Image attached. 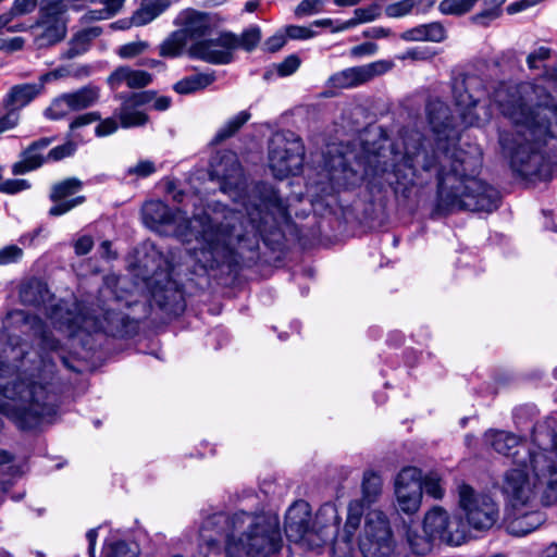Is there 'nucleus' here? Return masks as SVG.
I'll list each match as a JSON object with an SVG mask.
<instances>
[{"mask_svg": "<svg viewBox=\"0 0 557 557\" xmlns=\"http://www.w3.org/2000/svg\"><path fill=\"white\" fill-rule=\"evenodd\" d=\"M425 113L435 140L432 144L420 132L403 135V152L398 159L395 146L393 169L385 181L403 187L423 186L433 177L437 181L435 211L448 215L459 211L491 213L500 205V194L478 180L483 154L478 146L469 150L457 148L455 117L450 108L440 99L426 102Z\"/></svg>", "mask_w": 557, "mask_h": 557, "instance_id": "1", "label": "nucleus"}, {"mask_svg": "<svg viewBox=\"0 0 557 557\" xmlns=\"http://www.w3.org/2000/svg\"><path fill=\"white\" fill-rule=\"evenodd\" d=\"M262 208L284 213L283 206L273 194L260 206L251 210L247 207V220L235 210H226L222 218L219 214H201L189 220L182 210L172 211L160 200L147 201L143 207V218L146 224L159 233L182 239L190 235L197 239L200 237L202 247L194 250L191 256L202 269L208 270L231 262L236 245L250 234L256 235L262 231L269 214L263 213Z\"/></svg>", "mask_w": 557, "mask_h": 557, "instance_id": "2", "label": "nucleus"}, {"mask_svg": "<svg viewBox=\"0 0 557 557\" xmlns=\"http://www.w3.org/2000/svg\"><path fill=\"white\" fill-rule=\"evenodd\" d=\"M199 541L210 550L224 544L225 557H271L283 545L276 516L245 510L207 516L199 528Z\"/></svg>", "mask_w": 557, "mask_h": 557, "instance_id": "3", "label": "nucleus"}, {"mask_svg": "<svg viewBox=\"0 0 557 557\" xmlns=\"http://www.w3.org/2000/svg\"><path fill=\"white\" fill-rule=\"evenodd\" d=\"M517 121L512 132L499 133V145L510 159V166L520 177L547 181L552 176L550 161L542 153V146L557 132V108L536 107Z\"/></svg>", "mask_w": 557, "mask_h": 557, "instance_id": "4", "label": "nucleus"}, {"mask_svg": "<svg viewBox=\"0 0 557 557\" xmlns=\"http://www.w3.org/2000/svg\"><path fill=\"white\" fill-rule=\"evenodd\" d=\"M0 412L14 419L22 428L57 413L55 397L41 384L17 380L9 368L0 370Z\"/></svg>", "mask_w": 557, "mask_h": 557, "instance_id": "5", "label": "nucleus"}, {"mask_svg": "<svg viewBox=\"0 0 557 557\" xmlns=\"http://www.w3.org/2000/svg\"><path fill=\"white\" fill-rule=\"evenodd\" d=\"M49 319L54 327L64 331L69 336H74L79 330L88 333L104 331L112 332L122 321L119 312H106L103 319L90 314L89 308L74 304L73 309L63 304L55 305L49 314Z\"/></svg>", "mask_w": 557, "mask_h": 557, "instance_id": "6", "label": "nucleus"}, {"mask_svg": "<svg viewBox=\"0 0 557 557\" xmlns=\"http://www.w3.org/2000/svg\"><path fill=\"white\" fill-rule=\"evenodd\" d=\"M409 520L391 521L385 518V557H408L409 550L416 556L428 555L436 543L430 535H420L411 530Z\"/></svg>", "mask_w": 557, "mask_h": 557, "instance_id": "7", "label": "nucleus"}, {"mask_svg": "<svg viewBox=\"0 0 557 557\" xmlns=\"http://www.w3.org/2000/svg\"><path fill=\"white\" fill-rule=\"evenodd\" d=\"M304 147L293 133H277L269 144V165L273 174L283 178L296 174L302 164Z\"/></svg>", "mask_w": 557, "mask_h": 557, "instance_id": "8", "label": "nucleus"}, {"mask_svg": "<svg viewBox=\"0 0 557 557\" xmlns=\"http://www.w3.org/2000/svg\"><path fill=\"white\" fill-rule=\"evenodd\" d=\"M394 493L396 497L394 521L398 523L403 518L399 513L407 516L406 520L413 522V516L418 512L422 503V470L408 466L403 468L395 478Z\"/></svg>", "mask_w": 557, "mask_h": 557, "instance_id": "9", "label": "nucleus"}, {"mask_svg": "<svg viewBox=\"0 0 557 557\" xmlns=\"http://www.w3.org/2000/svg\"><path fill=\"white\" fill-rule=\"evenodd\" d=\"M459 505L466 512L469 524L475 530H488L499 519L497 503L487 494H478L472 486H458Z\"/></svg>", "mask_w": 557, "mask_h": 557, "instance_id": "10", "label": "nucleus"}, {"mask_svg": "<svg viewBox=\"0 0 557 557\" xmlns=\"http://www.w3.org/2000/svg\"><path fill=\"white\" fill-rule=\"evenodd\" d=\"M460 527V520L451 518L440 506L430 509L423 519V533L430 535L435 542L448 545H460L465 542L466 533Z\"/></svg>", "mask_w": 557, "mask_h": 557, "instance_id": "11", "label": "nucleus"}, {"mask_svg": "<svg viewBox=\"0 0 557 557\" xmlns=\"http://www.w3.org/2000/svg\"><path fill=\"white\" fill-rule=\"evenodd\" d=\"M285 533L287 539L306 548L318 546V536L311 529V511L308 503H294L285 516Z\"/></svg>", "mask_w": 557, "mask_h": 557, "instance_id": "12", "label": "nucleus"}, {"mask_svg": "<svg viewBox=\"0 0 557 557\" xmlns=\"http://www.w3.org/2000/svg\"><path fill=\"white\" fill-rule=\"evenodd\" d=\"M237 44V36L222 33L216 38L196 41L189 48V54L209 63L226 64L231 62L232 51Z\"/></svg>", "mask_w": 557, "mask_h": 557, "instance_id": "13", "label": "nucleus"}, {"mask_svg": "<svg viewBox=\"0 0 557 557\" xmlns=\"http://www.w3.org/2000/svg\"><path fill=\"white\" fill-rule=\"evenodd\" d=\"M529 466L536 480L546 487L543 493V503L554 505L557 503V462L544 450L529 454Z\"/></svg>", "mask_w": 557, "mask_h": 557, "instance_id": "14", "label": "nucleus"}, {"mask_svg": "<svg viewBox=\"0 0 557 557\" xmlns=\"http://www.w3.org/2000/svg\"><path fill=\"white\" fill-rule=\"evenodd\" d=\"M83 183L76 177H69L52 185L49 198L54 203L49 209L51 216H60L85 202L84 196H76Z\"/></svg>", "mask_w": 557, "mask_h": 557, "instance_id": "15", "label": "nucleus"}, {"mask_svg": "<svg viewBox=\"0 0 557 557\" xmlns=\"http://www.w3.org/2000/svg\"><path fill=\"white\" fill-rule=\"evenodd\" d=\"M358 545L363 557L383 556V512L380 508L367 511Z\"/></svg>", "mask_w": 557, "mask_h": 557, "instance_id": "16", "label": "nucleus"}, {"mask_svg": "<svg viewBox=\"0 0 557 557\" xmlns=\"http://www.w3.org/2000/svg\"><path fill=\"white\" fill-rule=\"evenodd\" d=\"M44 89L42 83L21 84L13 86L7 97L5 107L10 110L4 117L0 119V133L12 128L17 123V115L14 111L30 103Z\"/></svg>", "mask_w": 557, "mask_h": 557, "instance_id": "17", "label": "nucleus"}, {"mask_svg": "<svg viewBox=\"0 0 557 557\" xmlns=\"http://www.w3.org/2000/svg\"><path fill=\"white\" fill-rule=\"evenodd\" d=\"M485 436L496 453L511 457L513 462L519 466L530 467L529 454H535L536 451L530 450L520 437L506 431H492Z\"/></svg>", "mask_w": 557, "mask_h": 557, "instance_id": "18", "label": "nucleus"}, {"mask_svg": "<svg viewBox=\"0 0 557 557\" xmlns=\"http://www.w3.org/2000/svg\"><path fill=\"white\" fill-rule=\"evenodd\" d=\"M382 72L383 62L376 61L336 72L330 77L329 83L334 88H354L370 82Z\"/></svg>", "mask_w": 557, "mask_h": 557, "instance_id": "19", "label": "nucleus"}, {"mask_svg": "<svg viewBox=\"0 0 557 557\" xmlns=\"http://www.w3.org/2000/svg\"><path fill=\"white\" fill-rule=\"evenodd\" d=\"M527 468H515L506 471L503 483V493L512 506L525 505L532 495Z\"/></svg>", "mask_w": 557, "mask_h": 557, "instance_id": "20", "label": "nucleus"}, {"mask_svg": "<svg viewBox=\"0 0 557 557\" xmlns=\"http://www.w3.org/2000/svg\"><path fill=\"white\" fill-rule=\"evenodd\" d=\"M148 101L149 98L146 94H133L124 97L121 107L115 111V116L119 117L121 126L132 128L145 125L148 122V116L138 110V107Z\"/></svg>", "mask_w": 557, "mask_h": 557, "instance_id": "21", "label": "nucleus"}, {"mask_svg": "<svg viewBox=\"0 0 557 557\" xmlns=\"http://www.w3.org/2000/svg\"><path fill=\"white\" fill-rule=\"evenodd\" d=\"M180 30L185 33L187 39H198L210 34L212 23L207 13L193 9L182 11L175 18Z\"/></svg>", "mask_w": 557, "mask_h": 557, "instance_id": "22", "label": "nucleus"}, {"mask_svg": "<svg viewBox=\"0 0 557 557\" xmlns=\"http://www.w3.org/2000/svg\"><path fill=\"white\" fill-rule=\"evenodd\" d=\"M152 81L151 75L141 70H133L129 66L116 67L107 78V84L113 90L127 86L128 88H143Z\"/></svg>", "mask_w": 557, "mask_h": 557, "instance_id": "23", "label": "nucleus"}, {"mask_svg": "<svg viewBox=\"0 0 557 557\" xmlns=\"http://www.w3.org/2000/svg\"><path fill=\"white\" fill-rule=\"evenodd\" d=\"M39 46L55 44L64 38L66 33L64 18H49L39 16L35 25L30 26Z\"/></svg>", "mask_w": 557, "mask_h": 557, "instance_id": "24", "label": "nucleus"}, {"mask_svg": "<svg viewBox=\"0 0 557 557\" xmlns=\"http://www.w3.org/2000/svg\"><path fill=\"white\" fill-rule=\"evenodd\" d=\"M49 145L50 139L48 138H42L33 143L23 151L21 160L12 165V173L14 175H21L41 166L45 160L44 151Z\"/></svg>", "mask_w": 557, "mask_h": 557, "instance_id": "25", "label": "nucleus"}, {"mask_svg": "<svg viewBox=\"0 0 557 557\" xmlns=\"http://www.w3.org/2000/svg\"><path fill=\"white\" fill-rule=\"evenodd\" d=\"M360 523L358 505H349L345 523V536L336 537L333 543L335 557H348L351 552V537Z\"/></svg>", "mask_w": 557, "mask_h": 557, "instance_id": "26", "label": "nucleus"}, {"mask_svg": "<svg viewBox=\"0 0 557 557\" xmlns=\"http://www.w3.org/2000/svg\"><path fill=\"white\" fill-rule=\"evenodd\" d=\"M476 82L475 76L463 73L453 78L451 92L458 107L470 109L476 106L478 98L470 91V86Z\"/></svg>", "mask_w": 557, "mask_h": 557, "instance_id": "27", "label": "nucleus"}, {"mask_svg": "<svg viewBox=\"0 0 557 557\" xmlns=\"http://www.w3.org/2000/svg\"><path fill=\"white\" fill-rule=\"evenodd\" d=\"M544 522L543 513L540 511H528L520 513L507 522L506 529L509 534L523 536L536 530Z\"/></svg>", "mask_w": 557, "mask_h": 557, "instance_id": "28", "label": "nucleus"}, {"mask_svg": "<svg viewBox=\"0 0 557 557\" xmlns=\"http://www.w3.org/2000/svg\"><path fill=\"white\" fill-rule=\"evenodd\" d=\"M325 168L330 174V180L336 183L341 181L342 174L343 178H347L348 172L351 171L348 157L336 145H332L327 149Z\"/></svg>", "mask_w": 557, "mask_h": 557, "instance_id": "29", "label": "nucleus"}, {"mask_svg": "<svg viewBox=\"0 0 557 557\" xmlns=\"http://www.w3.org/2000/svg\"><path fill=\"white\" fill-rule=\"evenodd\" d=\"M213 172L225 182L239 180L242 177V168L234 152L224 151L212 163Z\"/></svg>", "mask_w": 557, "mask_h": 557, "instance_id": "30", "label": "nucleus"}, {"mask_svg": "<svg viewBox=\"0 0 557 557\" xmlns=\"http://www.w3.org/2000/svg\"><path fill=\"white\" fill-rule=\"evenodd\" d=\"M170 4V0H143L139 8L133 13L134 26H144L152 22L164 12Z\"/></svg>", "mask_w": 557, "mask_h": 557, "instance_id": "31", "label": "nucleus"}, {"mask_svg": "<svg viewBox=\"0 0 557 557\" xmlns=\"http://www.w3.org/2000/svg\"><path fill=\"white\" fill-rule=\"evenodd\" d=\"M383 480L379 473L366 472L362 482V498L361 504L351 503L350 505H358L359 510L361 507L367 506L370 508L379 502L382 493Z\"/></svg>", "mask_w": 557, "mask_h": 557, "instance_id": "32", "label": "nucleus"}, {"mask_svg": "<svg viewBox=\"0 0 557 557\" xmlns=\"http://www.w3.org/2000/svg\"><path fill=\"white\" fill-rule=\"evenodd\" d=\"M101 33L102 29L99 26H91L77 32L69 44L67 58H75L86 52L91 40L99 37Z\"/></svg>", "mask_w": 557, "mask_h": 557, "instance_id": "33", "label": "nucleus"}, {"mask_svg": "<svg viewBox=\"0 0 557 557\" xmlns=\"http://www.w3.org/2000/svg\"><path fill=\"white\" fill-rule=\"evenodd\" d=\"M100 90L98 87L88 85L76 91L65 94L73 111L86 109L99 99Z\"/></svg>", "mask_w": 557, "mask_h": 557, "instance_id": "34", "label": "nucleus"}, {"mask_svg": "<svg viewBox=\"0 0 557 557\" xmlns=\"http://www.w3.org/2000/svg\"><path fill=\"white\" fill-rule=\"evenodd\" d=\"M214 82V76L211 74H194L180 79L173 89L181 95H188L198 90L205 89Z\"/></svg>", "mask_w": 557, "mask_h": 557, "instance_id": "35", "label": "nucleus"}, {"mask_svg": "<svg viewBox=\"0 0 557 557\" xmlns=\"http://www.w3.org/2000/svg\"><path fill=\"white\" fill-rule=\"evenodd\" d=\"M381 15L379 5H370L368 8H359L354 12V17L341 23L335 30L343 32L349 29L358 24L368 23Z\"/></svg>", "mask_w": 557, "mask_h": 557, "instance_id": "36", "label": "nucleus"}, {"mask_svg": "<svg viewBox=\"0 0 557 557\" xmlns=\"http://www.w3.org/2000/svg\"><path fill=\"white\" fill-rule=\"evenodd\" d=\"M184 32L180 29L173 32L160 46V54L166 58L178 57L187 44Z\"/></svg>", "mask_w": 557, "mask_h": 557, "instance_id": "37", "label": "nucleus"}, {"mask_svg": "<svg viewBox=\"0 0 557 557\" xmlns=\"http://www.w3.org/2000/svg\"><path fill=\"white\" fill-rule=\"evenodd\" d=\"M26 324L30 326L35 335H38L40 337L41 349L51 351L58 350L59 342L50 336V334L46 331L45 324L39 318L27 317Z\"/></svg>", "mask_w": 557, "mask_h": 557, "instance_id": "38", "label": "nucleus"}, {"mask_svg": "<svg viewBox=\"0 0 557 557\" xmlns=\"http://www.w3.org/2000/svg\"><path fill=\"white\" fill-rule=\"evenodd\" d=\"M249 119L250 113L248 111H240L235 116L231 117L216 132L215 141H223L233 136Z\"/></svg>", "mask_w": 557, "mask_h": 557, "instance_id": "39", "label": "nucleus"}, {"mask_svg": "<svg viewBox=\"0 0 557 557\" xmlns=\"http://www.w3.org/2000/svg\"><path fill=\"white\" fill-rule=\"evenodd\" d=\"M474 8L472 0H442L438 10L444 15L462 16Z\"/></svg>", "mask_w": 557, "mask_h": 557, "instance_id": "40", "label": "nucleus"}, {"mask_svg": "<svg viewBox=\"0 0 557 557\" xmlns=\"http://www.w3.org/2000/svg\"><path fill=\"white\" fill-rule=\"evenodd\" d=\"M71 1L67 0H42L39 16L49 18H63Z\"/></svg>", "mask_w": 557, "mask_h": 557, "instance_id": "41", "label": "nucleus"}, {"mask_svg": "<svg viewBox=\"0 0 557 557\" xmlns=\"http://www.w3.org/2000/svg\"><path fill=\"white\" fill-rule=\"evenodd\" d=\"M73 109L65 94L55 98L46 109L45 115L51 120H60L66 116Z\"/></svg>", "mask_w": 557, "mask_h": 557, "instance_id": "42", "label": "nucleus"}, {"mask_svg": "<svg viewBox=\"0 0 557 557\" xmlns=\"http://www.w3.org/2000/svg\"><path fill=\"white\" fill-rule=\"evenodd\" d=\"M261 34L258 27H250L246 29L240 37H237V48H243L247 51L252 50L260 41Z\"/></svg>", "mask_w": 557, "mask_h": 557, "instance_id": "43", "label": "nucleus"}, {"mask_svg": "<svg viewBox=\"0 0 557 557\" xmlns=\"http://www.w3.org/2000/svg\"><path fill=\"white\" fill-rule=\"evenodd\" d=\"M423 492L435 499H441L445 493L441 478L435 475H428L424 479L422 478V493Z\"/></svg>", "mask_w": 557, "mask_h": 557, "instance_id": "44", "label": "nucleus"}, {"mask_svg": "<svg viewBox=\"0 0 557 557\" xmlns=\"http://www.w3.org/2000/svg\"><path fill=\"white\" fill-rule=\"evenodd\" d=\"M414 7L416 0H400L386 5L385 14L391 17H400L412 12Z\"/></svg>", "mask_w": 557, "mask_h": 557, "instance_id": "45", "label": "nucleus"}, {"mask_svg": "<svg viewBox=\"0 0 557 557\" xmlns=\"http://www.w3.org/2000/svg\"><path fill=\"white\" fill-rule=\"evenodd\" d=\"M138 552L125 542H116L106 547V557H137Z\"/></svg>", "mask_w": 557, "mask_h": 557, "instance_id": "46", "label": "nucleus"}, {"mask_svg": "<svg viewBox=\"0 0 557 557\" xmlns=\"http://www.w3.org/2000/svg\"><path fill=\"white\" fill-rule=\"evenodd\" d=\"M148 48L146 41H132L121 46L117 50V54L123 59H132L141 54Z\"/></svg>", "mask_w": 557, "mask_h": 557, "instance_id": "47", "label": "nucleus"}, {"mask_svg": "<svg viewBox=\"0 0 557 557\" xmlns=\"http://www.w3.org/2000/svg\"><path fill=\"white\" fill-rule=\"evenodd\" d=\"M362 162L364 163V173L368 176L376 175L381 171V156L377 151L371 152L367 149Z\"/></svg>", "mask_w": 557, "mask_h": 557, "instance_id": "48", "label": "nucleus"}, {"mask_svg": "<svg viewBox=\"0 0 557 557\" xmlns=\"http://www.w3.org/2000/svg\"><path fill=\"white\" fill-rule=\"evenodd\" d=\"M30 188V183L24 178H11L0 183V193L14 195Z\"/></svg>", "mask_w": 557, "mask_h": 557, "instance_id": "49", "label": "nucleus"}, {"mask_svg": "<svg viewBox=\"0 0 557 557\" xmlns=\"http://www.w3.org/2000/svg\"><path fill=\"white\" fill-rule=\"evenodd\" d=\"M425 26V41L442 42L446 39L447 33L445 27L440 22H432L424 24Z\"/></svg>", "mask_w": 557, "mask_h": 557, "instance_id": "50", "label": "nucleus"}, {"mask_svg": "<svg viewBox=\"0 0 557 557\" xmlns=\"http://www.w3.org/2000/svg\"><path fill=\"white\" fill-rule=\"evenodd\" d=\"M23 257V249L16 245H9L0 249V265L17 262Z\"/></svg>", "mask_w": 557, "mask_h": 557, "instance_id": "51", "label": "nucleus"}, {"mask_svg": "<svg viewBox=\"0 0 557 557\" xmlns=\"http://www.w3.org/2000/svg\"><path fill=\"white\" fill-rule=\"evenodd\" d=\"M323 5V0H302L295 9V15L298 17L318 13Z\"/></svg>", "mask_w": 557, "mask_h": 557, "instance_id": "52", "label": "nucleus"}, {"mask_svg": "<svg viewBox=\"0 0 557 557\" xmlns=\"http://www.w3.org/2000/svg\"><path fill=\"white\" fill-rule=\"evenodd\" d=\"M156 172V165L150 160H140L135 165L129 166L127 170L128 175L137 177H147Z\"/></svg>", "mask_w": 557, "mask_h": 557, "instance_id": "53", "label": "nucleus"}, {"mask_svg": "<svg viewBox=\"0 0 557 557\" xmlns=\"http://www.w3.org/2000/svg\"><path fill=\"white\" fill-rule=\"evenodd\" d=\"M76 150V145L73 141H66L63 145L52 148L48 153V159L53 161L62 160L72 156Z\"/></svg>", "mask_w": 557, "mask_h": 557, "instance_id": "54", "label": "nucleus"}, {"mask_svg": "<svg viewBox=\"0 0 557 557\" xmlns=\"http://www.w3.org/2000/svg\"><path fill=\"white\" fill-rule=\"evenodd\" d=\"M435 55V51L429 47H414L408 49L403 55L401 59H411L414 61H426L432 59Z\"/></svg>", "mask_w": 557, "mask_h": 557, "instance_id": "55", "label": "nucleus"}, {"mask_svg": "<svg viewBox=\"0 0 557 557\" xmlns=\"http://www.w3.org/2000/svg\"><path fill=\"white\" fill-rule=\"evenodd\" d=\"M300 65V60L297 55L292 54L284 59L281 63L276 64V71L281 76H288L297 71Z\"/></svg>", "mask_w": 557, "mask_h": 557, "instance_id": "56", "label": "nucleus"}, {"mask_svg": "<svg viewBox=\"0 0 557 557\" xmlns=\"http://www.w3.org/2000/svg\"><path fill=\"white\" fill-rule=\"evenodd\" d=\"M37 7V0H14L9 10L13 17L32 13Z\"/></svg>", "mask_w": 557, "mask_h": 557, "instance_id": "57", "label": "nucleus"}, {"mask_svg": "<svg viewBox=\"0 0 557 557\" xmlns=\"http://www.w3.org/2000/svg\"><path fill=\"white\" fill-rule=\"evenodd\" d=\"M315 33L306 26L290 25L286 27V36L290 39L306 40L312 38Z\"/></svg>", "mask_w": 557, "mask_h": 557, "instance_id": "58", "label": "nucleus"}, {"mask_svg": "<svg viewBox=\"0 0 557 557\" xmlns=\"http://www.w3.org/2000/svg\"><path fill=\"white\" fill-rule=\"evenodd\" d=\"M117 128L119 124L115 117H107L96 126L95 132L97 136L104 137L115 133Z\"/></svg>", "mask_w": 557, "mask_h": 557, "instance_id": "59", "label": "nucleus"}, {"mask_svg": "<svg viewBox=\"0 0 557 557\" xmlns=\"http://www.w3.org/2000/svg\"><path fill=\"white\" fill-rule=\"evenodd\" d=\"M550 57V49L546 47H540L527 58V63L530 69H536L539 61L547 60Z\"/></svg>", "mask_w": 557, "mask_h": 557, "instance_id": "60", "label": "nucleus"}, {"mask_svg": "<svg viewBox=\"0 0 557 557\" xmlns=\"http://www.w3.org/2000/svg\"><path fill=\"white\" fill-rule=\"evenodd\" d=\"M94 247V239L91 236L83 235L74 244L75 253L77 256L87 255Z\"/></svg>", "mask_w": 557, "mask_h": 557, "instance_id": "61", "label": "nucleus"}, {"mask_svg": "<svg viewBox=\"0 0 557 557\" xmlns=\"http://www.w3.org/2000/svg\"><path fill=\"white\" fill-rule=\"evenodd\" d=\"M401 38L405 39V40H408V41H420V40H424L425 41V26H424V24L418 25V26H416L413 28H410V29L406 30L401 35Z\"/></svg>", "mask_w": 557, "mask_h": 557, "instance_id": "62", "label": "nucleus"}, {"mask_svg": "<svg viewBox=\"0 0 557 557\" xmlns=\"http://www.w3.org/2000/svg\"><path fill=\"white\" fill-rule=\"evenodd\" d=\"M379 50V46L374 42L368 41L361 45L355 46L351 49V54L355 57L371 55Z\"/></svg>", "mask_w": 557, "mask_h": 557, "instance_id": "63", "label": "nucleus"}, {"mask_svg": "<svg viewBox=\"0 0 557 557\" xmlns=\"http://www.w3.org/2000/svg\"><path fill=\"white\" fill-rule=\"evenodd\" d=\"M100 120V115L97 112H89L75 117L70 124L71 128H78L88 125L92 122Z\"/></svg>", "mask_w": 557, "mask_h": 557, "instance_id": "64", "label": "nucleus"}]
</instances>
